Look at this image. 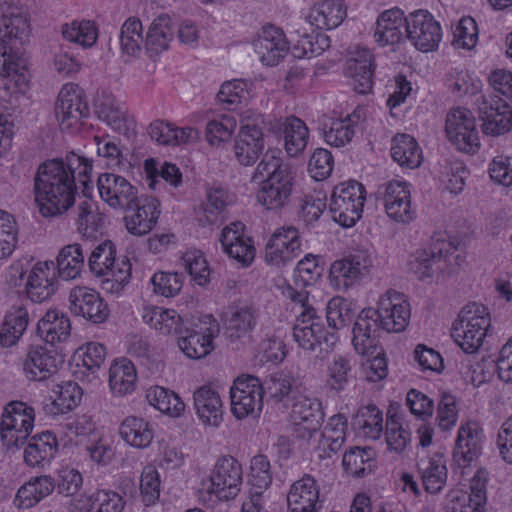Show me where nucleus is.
I'll return each instance as SVG.
<instances>
[{
    "label": "nucleus",
    "mask_w": 512,
    "mask_h": 512,
    "mask_svg": "<svg viewBox=\"0 0 512 512\" xmlns=\"http://www.w3.org/2000/svg\"><path fill=\"white\" fill-rule=\"evenodd\" d=\"M324 270L322 256L307 253L293 268L290 286L297 291H307V288L314 287L322 281Z\"/></svg>",
    "instance_id": "6e6d98bb"
},
{
    "label": "nucleus",
    "mask_w": 512,
    "mask_h": 512,
    "mask_svg": "<svg viewBox=\"0 0 512 512\" xmlns=\"http://www.w3.org/2000/svg\"><path fill=\"white\" fill-rule=\"evenodd\" d=\"M54 265L57 280L69 282L79 279L84 269L82 246L78 243L63 246L55 257Z\"/></svg>",
    "instance_id": "4d7b16f0"
},
{
    "label": "nucleus",
    "mask_w": 512,
    "mask_h": 512,
    "mask_svg": "<svg viewBox=\"0 0 512 512\" xmlns=\"http://www.w3.org/2000/svg\"><path fill=\"white\" fill-rule=\"evenodd\" d=\"M492 332L489 308L480 302H469L458 312L450 327V337L465 354L478 353Z\"/></svg>",
    "instance_id": "0eeeda50"
},
{
    "label": "nucleus",
    "mask_w": 512,
    "mask_h": 512,
    "mask_svg": "<svg viewBox=\"0 0 512 512\" xmlns=\"http://www.w3.org/2000/svg\"><path fill=\"white\" fill-rule=\"evenodd\" d=\"M287 512H319L320 486L317 480L305 475L294 481L287 492Z\"/></svg>",
    "instance_id": "a19ab883"
},
{
    "label": "nucleus",
    "mask_w": 512,
    "mask_h": 512,
    "mask_svg": "<svg viewBox=\"0 0 512 512\" xmlns=\"http://www.w3.org/2000/svg\"><path fill=\"white\" fill-rule=\"evenodd\" d=\"M405 38L411 46L423 54L437 52L443 41V28L436 17L426 9L407 14Z\"/></svg>",
    "instance_id": "6ab92c4d"
},
{
    "label": "nucleus",
    "mask_w": 512,
    "mask_h": 512,
    "mask_svg": "<svg viewBox=\"0 0 512 512\" xmlns=\"http://www.w3.org/2000/svg\"><path fill=\"white\" fill-rule=\"evenodd\" d=\"M347 16L343 0H321L316 2L306 16L307 22L321 30H332L342 24Z\"/></svg>",
    "instance_id": "864d4df0"
},
{
    "label": "nucleus",
    "mask_w": 512,
    "mask_h": 512,
    "mask_svg": "<svg viewBox=\"0 0 512 512\" xmlns=\"http://www.w3.org/2000/svg\"><path fill=\"white\" fill-rule=\"evenodd\" d=\"M36 335L51 347L66 344L72 335V321L61 309L48 308L36 323Z\"/></svg>",
    "instance_id": "f704fd0d"
},
{
    "label": "nucleus",
    "mask_w": 512,
    "mask_h": 512,
    "mask_svg": "<svg viewBox=\"0 0 512 512\" xmlns=\"http://www.w3.org/2000/svg\"><path fill=\"white\" fill-rule=\"evenodd\" d=\"M489 472L478 469L474 475L450 489L445 497V512H484L487 504Z\"/></svg>",
    "instance_id": "2eb2a0df"
},
{
    "label": "nucleus",
    "mask_w": 512,
    "mask_h": 512,
    "mask_svg": "<svg viewBox=\"0 0 512 512\" xmlns=\"http://www.w3.org/2000/svg\"><path fill=\"white\" fill-rule=\"evenodd\" d=\"M54 115L59 129L64 133L82 135L90 132L87 95L76 83L68 82L61 86L54 104Z\"/></svg>",
    "instance_id": "1a4fd4ad"
},
{
    "label": "nucleus",
    "mask_w": 512,
    "mask_h": 512,
    "mask_svg": "<svg viewBox=\"0 0 512 512\" xmlns=\"http://www.w3.org/2000/svg\"><path fill=\"white\" fill-rule=\"evenodd\" d=\"M85 395L84 388L75 380L63 379L53 382L41 402L43 413L53 419L77 410Z\"/></svg>",
    "instance_id": "b1692460"
},
{
    "label": "nucleus",
    "mask_w": 512,
    "mask_h": 512,
    "mask_svg": "<svg viewBox=\"0 0 512 512\" xmlns=\"http://www.w3.org/2000/svg\"><path fill=\"white\" fill-rule=\"evenodd\" d=\"M252 181L257 184L256 201L266 211L278 213L292 198L295 177L277 152H267L257 164Z\"/></svg>",
    "instance_id": "39448f33"
},
{
    "label": "nucleus",
    "mask_w": 512,
    "mask_h": 512,
    "mask_svg": "<svg viewBox=\"0 0 512 512\" xmlns=\"http://www.w3.org/2000/svg\"><path fill=\"white\" fill-rule=\"evenodd\" d=\"M410 364L423 374L439 376L446 370V362L442 353L424 343H417L413 347Z\"/></svg>",
    "instance_id": "69168bd1"
},
{
    "label": "nucleus",
    "mask_w": 512,
    "mask_h": 512,
    "mask_svg": "<svg viewBox=\"0 0 512 512\" xmlns=\"http://www.w3.org/2000/svg\"><path fill=\"white\" fill-rule=\"evenodd\" d=\"M444 133L449 144L461 153L474 155L481 148L476 117L468 108L456 107L447 113Z\"/></svg>",
    "instance_id": "a211bd4d"
},
{
    "label": "nucleus",
    "mask_w": 512,
    "mask_h": 512,
    "mask_svg": "<svg viewBox=\"0 0 512 512\" xmlns=\"http://www.w3.org/2000/svg\"><path fill=\"white\" fill-rule=\"evenodd\" d=\"M279 131L286 155L289 158L302 156L310 140V131L306 123L296 116H288L280 120Z\"/></svg>",
    "instance_id": "3c124183"
},
{
    "label": "nucleus",
    "mask_w": 512,
    "mask_h": 512,
    "mask_svg": "<svg viewBox=\"0 0 512 512\" xmlns=\"http://www.w3.org/2000/svg\"><path fill=\"white\" fill-rule=\"evenodd\" d=\"M184 326L177 338L181 353L190 360H201L210 355L215 349L214 341L218 334L215 318L204 314Z\"/></svg>",
    "instance_id": "f3484780"
},
{
    "label": "nucleus",
    "mask_w": 512,
    "mask_h": 512,
    "mask_svg": "<svg viewBox=\"0 0 512 512\" xmlns=\"http://www.w3.org/2000/svg\"><path fill=\"white\" fill-rule=\"evenodd\" d=\"M366 189L356 180L336 184L328 199V212L333 222L342 228L354 227L363 217Z\"/></svg>",
    "instance_id": "9d476101"
},
{
    "label": "nucleus",
    "mask_w": 512,
    "mask_h": 512,
    "mask_svg": "<svg viewBox=\"0 0 512 512\" xmlns=\"http://www.w3.org/2000/svg\"><path fill=\"white\" fill-rule=\"evenodd\" d=\"M219 242L222 252L240 267L248 268L255 262V240L244 223L234 221L224 226L219 235Z\"/></svg>",
    "instance_id": "393cba45"
},
{
    "label": "nucleus",
    "mask_w": 512,
    "mask_h": 512,
    "mask_svg": "<svg viewBox=\"0 0 512 512\" xmlns=\"http://www.w3.org/2000/svg\"><path fill=\"white\" fill-rule=\"evenodd\" d=\"M105 219L106 215L100 210L96 202L92 200L84 201L78 207L77 231L83 238H96L102 233Z\"/></svg>",
    "instance_id": "774afa93"
},
{
    "label": "nucleus",
    "mask_w": 512,
    "mask_h": 512,
    "mask_svg": "<svg viewBox=\"0 0 512 512\" xmlns=\"http://www.w3.org/2000/svg\"><path fill=\"white\" fill-rule=\"evenodd\" d=\"M281 294L302 307L293 327V337L305 350H314L324 338L325 327L316 309L310 305V292L297 291L290 285L281 287Z\"/></svg>",
    "instance_id": "9b49d317"
},
{
    "label": "nucleus",
    "mask_w": 512,
    "mask_h": 512,
    "mask_svg": "<svg viewBox=\"0 0 512 512\" xmlns=\"http://www.w3.org/2000/svg\"><path fill=\"white\" fill-rule=\"evenodd\" d=\"M146 404L155 412L172 420H179L187 414V403L176 390L154 384L147 387L144 394Z\"/></svg>",
    "instance_id": "c9c22d12"
},
{
    "label": "nucleus",
    "mask_w": 512,
    "mask_h": 512,
    "mask_svg": "<svg viewBox=\"0 0 512 512\" xmlns=\"http://www.w3.org/2000/svg\"><path fill=\"white\" fill-rule=\"evenodd\" d=\"M247 113L240 116L241 125L233 147L236 161L244 167L253 166L265 148L261 115L253 112L250 118Z\"/></svg>",
    "instance_id": "4be33fe9"
},
{
    "label": "nucleus",
    "mask_w": 512,
    "mask_h": 512,
    "mask_svg": "<svg viewBox=\"0 0 512 512\" xmlns=\"http://www.w3.org/2000/svg\"><path fill=\"white\" fill-rule=\"evenodd\" d=\"M144 178L149 189L158 190L162 182L178 189L183 184V173L177 164L157 158H147L143 162Z\"/></svg>",
    "instance_id": "8fccbe9b"
},
{
    "label": "nucleus",
    "mask_w": 512,
    "mask_h": 512,
    "mask_svg": "<svg viewBox=\"0 0 512 512\" xmlns=\"http://www.w3.org/2000/svg\"><path fill=\"white\" fill-rule=\"evenodd\" d=\"M484 440V430L479 422L466 420L458 427L452 449V460L462 474L477 462L482 453Z\"/></svg>",
    "instance_id": "a878e982"
},
{
    "label": "nucleus",
    "mask_w": 512,
    "mask_h": 512,
    "mask_svg": "<svg viewBox=\"0 0 512 512\" xmlns=\"http://www.w3.org/2000/svg\"><path fill=\"white\" fill-rule=\"evenodd\" d=\"M160 212V203L157 199L144 198L123 217L125 229L133 236L147 235L157 225Z\"/></svg>",
    "instance_id": "49530a36"
},
{
    "label": "nucleus",
    "mask_w": 512,
    "mask_h": 512,
    "mask_svg": "<svg viewBox=\"0 0 512 512\" xmlns=\"http://www.w3.org/2000/svg\"><path fill=\"white\" fill-rule=\"evenodd\" d=\"M108 390L115 399H123L133 395L139 385L136 365L125 356L116 357L108 369Z\"/></svg>",
    "instance_id": "e433bc0d"
},
{
    "label": "nucleus",
    "mask_w": 512,
    "mask_h": 512,
    "mask_svg": "<svg viewBox=\"0 0 512 512\" xmlns=\"http://www.w3.org/2000/svg\"><path fill=\"white\" fill-rule=\"evenodd\" d=\"M56 482L52 475L41 474L30 477L17 489L13 505L18 510H29L53 494Z\"/></svg>",
    "instance_id": "a18cd8bd"
},
{
    "label": "nucleus",
    "mask_w": 512,
    "mask_h": 512,
    "mask_svg": "<svg viewBox=\"0 0 512 512\" xmlns=\"http://www.w3.org/2000/svg\"><path fill=\"white\" fill-rule=\"evenodd\" d=\"M345 473L355 478H363L377 469L376 451L369 447H351L342 457Z\"/></svg>",
    "instance_id": "052dcab7"
},
{
    "label": "nucleus",
    "mask_w": 512,
    "mask_h": 512,
    "mask_svg": "<svg viewBox=\"0 0 512 512\" xmlns=\"http://www.w3.org/2000/svg\"><path fill=\"white\" fill-rule=\"evenodd\" d=\"M361 107L351 114L343 115L333 110L321 119L320 133L324 143L333 148H343L351 144L356 135L355 119L360 118Z\"/></svg>",
    "instance_id": "7c9ffc66"
},
{
    "label": "nucleus",
    "mask_w": 512,
    "mask_h": 512,
    "mask_svg": "<svg viewBox=\"0 0 512 512\" xmlns=\"http://www.w3.org/2000/svg\"><path fill=\"white\" fill-rule=\"evenodd\" d=\"M437 258L431 245L421 246L410 255L408 269L418 281L429 285L438 284L441 274L436 266Z\"/></svg>",
    "instance_id": "5fc2aeb1"
},
{
    "label": "nucleus",
    "mask_w": 512,
    "mask_h": 512,
    "mask_svg": "<svg viewBox=\"0 0 512 512\" xmlns=\"http://www.w3.org/2000/svg\"><path fill=\"white\" fill-rule=\"evenodd\" d=\"M390 154L403 169H416L423 162V151L417 140L406 133H398L391 140Z\"/></svg>",
    "instance_id": "bf43d9fd"
},
{
    "label": "nucleus",
    "mask_w": 512,
    "mask_h": 512,
    "mask_svg": "<svg viewBox=\"0 0 512 512\" xmlns=\"http://www.w3.org/2000/svg\"><path fill=\"white\" fill-rule=\"evenodd\" d=\"M88 268L102 289L110 296L120 297L132 280V262L118 254L111 240L98 243L88 256Z\"/></svg>",
    "instance_id": "423d86ee"
},
{
    "label": "nucleus",
    "mask_w": 512,
    "mask_h": 512,
    "mask_svg": "<svg viewBox=\"0 0 512 512\" xmlns=\"http://www.w3.org/2000/svg\"><path fill=\"white\" fill-rule=\"evenodd\" d=\"M243 469L231 455H220L212 465L208 478L201 480L195 490L203 503H224L235 500L241 492Z\"/></svg>",
    "instance_id": "6e6552de"
},
{
    "label": "nucleus",
    "mask_w": 512,
    "mask_h": 512,
    "mask_svg": "<svg viewBox=\"0 0 512 512\" xmlns=\"http://www.w3.org/2000/svg\"><path fill=\"white\" fill-rule=\"evenodd\" d=\"M407 14L400 8L386 9L376 17L372 38L380 48L395 50L405 39Z\"/></svg>",
    "instance_id": "2f4dec72"
},
{
    "label": "nucleus",
    "mask_w": 512,
    "mask_h": 512,
    "mask_svg": "<svg viewBox=\"0 0 512 512\" xmlns=\"http://www.w3.org/2000/svg\"><path fill=\"white\" fill-rule=\"evenodd\" d=\"M62 361L43 345L31 347L22 361V373L29 380L41 382L55 375Z\"/></svg>",
    "instance_id": "58836bf2"
},
{
    "label": "nucleus",
    "mask_w": 512,
    "mask_h": 512,
    "mask_svg": "<svg viewBox=\"0 0 512 512\" xmlns=\"http://www.w3.org/2000/svg\"><path fill=\"white\" fill-rule=\"evenodd\" d=\"M376 62L373 52L366 47L354 46L347 53L344 76L359 94L372 93Z\"/></svg>",
    "instance_id": "bb28decb"
},
{
    "label": "nucleus",
    "mask_w": 512,
    "mask_h": 512,
    "mask_svg": "<svg viewBox=\"0 0 512 512\" xmlns=\"http://www.w3.org/2000/svg\"><path fill=\"white\" fill-rule=\"evenodd\" d=\"M174 37V22L168 15H160L151 23L147 37L146 49L151 57L166 51Z\"/></svg>",
    "instance_id": "0e129e2a"
},
{
    "label": "nucleus",
    "mask_w": 512,
    "mask_h": 512,
    "mask_svg": "<svg viewBox=\"0 0 512 512\" xmlns=\"http://www.w3.org/2000/svg\"><path fill=\"white\" fill-rule=\"evenodd\" d=\"M302 248L303 241L299 229L293 225H281L267 236L263 260L269 267L282 270L298 258Z\"/></svg>",
    "instance_id": "dca6fc26"
},
{
    "label": "nucleus",
    "mask_w": 512,
    "mask_h": 512,
    "mask_svg": "<svg viewBox=\"0 0 512 512\" xmlns=\"http://www.w3.org/2000/svg\"><path fill=\"white\" fill-rule=\"evenodd\" d=\"M182 266L191 282L206 287L212 280L213 270L205 253L197 248H189L181 256Z\"/></svg>",
    "instance_id": "338daca9"
},
{
    "label": "nucleus",
    "mask_w": 512,
    "mask_h": 512,
    "mask_svg": "<svg viewBox=\"0 0 512 512\" xmlns=\"http://www.w3.org/2000/svg\"><path fill=\"white\" fill-rule=\"evenodd\" d=\"M100 199L113 210L130 208L138 197V188L114 172L100 173L96 180Z\"/></svg>",
    "instance_id": "c756f323"
},
{
    "label": "nucleus",
    "mask_w": 512,
    "mask_h": 512,
    "mask_svg": "<svg viewBox=\"0 0 512 512\" xmlns=\"http://www.w3.org/2000/svg\"><path fill=\"white\" fill-rule=\"evenodd\" d=\"M192 407L198 424L205 430H217L225 421V400L219 385L206 382L192 392Z\"/></svg>",
    "instance_id": "aec40b11"
},
{
    "label": "nucleus",
    "mask_w": 512,
    "mask_h": 512,
    "mask_svg": "<svg viewBox=\"0 0 512 512\" xmlns=\"http://www.w3.org/2000/svg\"><path fill=\"white\" fill-rule=\"evenodd\" d=\"M229 409L236 421H257L264 408V388L251 375L238 376L229 388Z\"/></svg>",
    "instance_id": "4468645a"
},
{
    "label": "nucleus",
    "mask_w": 512,
    "mask_h": 512,
    "mask_svg": "<svg viewBox=\"0 0 512 512\" xmlns=\"http://www.w3.org/2000/svg\"><path fill=\"white\" fill-rule=\"evenodd\" d=\"M29 312L26 306L13 305L4 314L0 327V346L11 348L16 346L29 325Z\"/></svg>",
    "instance_id": "603ef678"
},
{
    "label": "nucleus",
    "mask_w": 512,
    "mask_h": 512,
    "mask_svg": "<svg viewBox=\"0 0 512 512\" xmlns=\"http://www.w3.org/2000/svg\"><path fill=\"white\" fill-rule=\"evenodd\" d=\"M108 357L105 344L97 340H87L77 346L67 360V367L76 379L84 383L100 380Z\"/></svg>",
    "instance_id": "412c9836"
},
{
    "label": "nucleus",
    "mask_w": 512,
    "mask_h": 512,
    "mask_svg": "<svg viewBox=\"0 0 512 512\" xmlns=\"http://www.w3.org/2000/svg\"><path fill=\"white\" fill-rule=\"evenodd\" d=\"M378 315L376 308L365 307L357 315L352 330V345L357 354L363 357L372 356L379 349L377 341Z\"/></svg>",
    "instance_id": "4c0bfd02"
},
{
    "label": "nucleus",
    "mask_w": 512,
    "mask_h": 512,
    "mask_svg": "<svg viewBox=\"0 0 512 512\" xmlns=\"http://www.w3.org/2000/svg\"><path fill=\"white\" fill-rule=\"evenodd\" d=\"M252 47L262 64L278 65L291 51L283 30L273 25L261 28L252 40Z\"/></svg>",
    "instance_id": "72a5a7b5"
},
{
    "label": "nucleus",
    "mask_w": 512,
    "mask_h": 512,
    "mask_svg": "<svg viewBox=\"0 0 512 512\" xmlns=\"http://www.w3.org/2000/svg\"><path fill=\"white\" fill-rule=\"evenodd\" d=\"M34 407L21 400L6 403L0 415V440L9 450L20 449L35 427Z\"/></svg>",
    "instance_id": "ddd939ff"
},
{
    "label": "nucleus",
    "mask_w": 512,
    "mask_h": 512,
    "mask_svg": "<svg viewBox=\"0 0 512 512\" xmlns=\"http://www.w3.org/2000/svg\"><path fill=\"white\" fill-rule=\"evenodd\" d=\"M256 96L255 81L252 79L235 78L224 81L217 93L219 103L227 106L229 109L246 105Z\"/></svg>",
    "instance_id": "13d9d810"
},
{
    "label": "nucleus",
    "mask_w": 512,
    "mask_h": 512,
    "mask_svg": "<svg viewBox=\"0 0 512 512\" xmlns=\"http://www.w3.org/2000/svg\"><path fill=\"white\" fill-rule=\"evenodd\" d=\"M142 322L162 336H171L181 332L184 318L173 308L144 302L139 308Z\"/></svg>",
    "instance_id": "79ce46f5"
},
{
    "label": "nucleus",
    "mask_w": 512,
    "mask_h": 512,
    "mask_svg": "<svg viewBox=\"0 0 512 512\" xmlns=\"http://www.w3.org/2000/svg\"><path fill=\"white\" fill-rule=\"evenodd\" d=\"M29 21L15 0H0V76L5 95L17 100L31 87L28 59L16 47L29 33Z\"/></svg>",
    "instance_id": "7ed1b4c3"
},
{
    "label": "nucleus",
    "mask_w": 512,
    "mask_h": 512,
    "mask_svg": "<svg viewBox=\"0 0 512 512\" xmlns=\"http://www.w3.org/2000/svg\"><path fill=\"white\" fill-rule=\"evenodd\" d=\"M117 434L125 446L140 451L149 449L156 436L153 424L135 414L127 415L120 421Z\"/></svg>",
    "instance_id": "ea45409f"
},
{
    "label": "nucleus",
    "mask_w": 512,
    "mask_h": 512,
    "mask_svg": "<svg viewBox=\"0 0 512 512\" xmlns=\"http://www.w3.org/2000/svg\"><path fill=\"white\" fill-rule=\"evenodd\" d=\"M483 135L498 138L512 131V106L503 100L484 106L479 111Z\"/></svg>",
    "instance_id": "de8ad7c7"
},
{
    "label": "nucleus",
    "mask_w": 512,
    "mask_h": 512,
    "mask_svg": "<svg viewBox=\"0 0 512 512\" xmlns=\"http://www.w3.org/2000/svg\"><path fill=\"white\" fill-rule=\"evenodd\" d=\"M60 443L56 433L44 430L30 435L23 448V463L31 469H48L58 457Z\"/></svg>",
    "instance_id": "473e14b6"
},
{
    "label": "nucleus",
    "mask_w": 512,
    "mask_h": 512,
    "mask_svg": "<svg viewBox=\"0 0 512 512\" xmlns=\"http://www.w3.org/2000/svg\"><path fill=\"white\" fill-rule=\"evenodd\" d=\"M147 132L154 142L169 147L194 144L200 138V131L196 127H179L173 122L163 119L152 121Z\"/></svg>",
    "instance_id": "37998d69"
},
{
    "label": "nucleus",
    "mask_w": 512,
    "mask_h": 512,
    "mask_svg": "<svg viewBox=\"0 0 512 512\" xmlns=\"http://www.w3.org/2000/svg\"><path fill=\"white\" fill-rule=\"evenodd\" d=\"M416 94L417 90L413 83L405 75H396L388 86L385 102L389 115L394 119L404 117L405 113L402 112V107Z\"/></svg>",
    "instance_id": "e2e57ef3"
},
{
    "label": "nucleus",
    "mask_w": 512,
    "mask_h": 512,
    "mask_svg": "<svg viewBox=\"0 0 512 512\" xmlns=\"http://www.w3.org/2000/svg\"><path fill=\"white\" fill-rule=\"evenodd\" d=\"M1 282L5 291H22L33 304L50 301L58 291L55 265L51 259L36 260L30 267H26L22 259H15L4 269Z\"/></svg>",
    "instance_id": "20e7f679"
},
{
    "label": "nucleus",
    "mask_w": 512,
    "mask_h": 512,
    "mask_svg": "<svg viewBox=\"0 0 512 512\" xmlns=\"http://www.w3.org/2000/svg\"><path fill=\"white\" fill-rule=\"evenodd\" d=\"M66 308L76 320L93 326H102L111 319V307L96 288L77 284L68 290Z\"/></svg>",
    "instance_id": "f8f14e48"
},
{
    "label": "nucleus",
    "mask_w": 512,
    "mask_h": 512,
    "mask_svg": "<svg viewBox=\"0 0 512 512\" xmlns=\"http://www.w3.org/2000/svg\"><path fill=\"white\" fill-rule=\"evenodd\" d=\"M293 380L285 377L274 382V396L283 400L291 399L288 417L289 430L300 449L319 460L329 459L345 442L347 419L336 414L329 418L322 428L324 412L322 403L316 397H309L296 391Z\"/></svg>",
    "instance_id": "f257e3e1"
},
{
    "label": "nucleus",
    "mask_w": 512,
    "mask_h": 512,
    "mask_svg": "<svg viewBox=\"0 0 512 512\" xmlns=\"http://www.w3.org/2000/svg\"><path fill=\"white\" fill-rule=\"evenodd\" d=\"M381 200L387 217L398 224H409L416 218L412 203L411 184L403 179L387 182L381 192Z\"/></svg>",
    "instance_id": "cd10ccee"
},
{
    "label": "nucleus",
    "mask_w": 512,
    "mask_h": 512,
    "mask_svg": "<svg viewBox=\"0 0 512 512\" xmlns=\"http://www.w3.org/2000/svg\"><path fill=\"white\" fill-rule=\"evenodd\" d=\"M377 326L389 333H401L410 323L411 306L404 294L389 289L378 299Z\"/></svg>",
    "instance_id": "c85d7f7f"
},
{
    "label": "nucleus",
    "mask_w": 512,
    "mask_h": 512,
    "mask_svg": "<svg viewBox=\"0 0 512 512\" xmlns=\"http://www.w3.org/2000/svg\"><path fill=\"white\" fill-rule=\"evenodd\" d=\"M125 499L117 491L101 488L88 495H79L69 503L70 512H123Z\"/></svg>",
    "instance_id": "c03bdc74"
},
{
    "label": "nucleus",
    "mask_w": 512,
    "mask_h": 512,
    "mask_svg": "<svg viewBox=\"0 0 512 512\" xmlns=\"http://www.w3.org/2000/svg\"><path fill=\"white\" fill-rule=\"evenodd\" d=\"M246 483L249 494L261 497L273 481V472L269 459L262 454L253 456L246 468Z\"/></svg>",
    "instance_id": "680f3d73"
},
{
    "label": "nucleus",
    "mask_w": 512,
    "mask_h": 512,
    "mask_svg": "<svg viewBox=\"0 0 512 512\" xmlns=\"http://www.w3.org/2000/svg\"><path fill=\"white\" fill-rule=\"evenodd\" d=\"M93 159L70 152L62 159L41 163L34 177V201L43 217H53L68 211L76 201V180L85 197L94 191Z\"/></svg>",
    "instance_id": "f03ea898"
},
{
    "label": "nucleus",
    "mask_w": 512,
    "mask_h": 512,
    "mask_svg": "<svg viewBox=\"0 0 512 512\" xmlns=\"http://www.w3.org/2000/svg\"><path fill=\"white\" fill-rule=\"evenodd\" d=\"M371 271V259L362 253L335 259L328 269V283L338 292H348L360 285Z\"/></svg>",
    "instance_id": "5701e85b"
},
{
    "label": "nucleus",
    "mask_w": 512,
    "mask_h": 512,
    "mask_svg": "<svg viewBox=\"0 0 512 512\" xmlns=\"http://www.w3.org/2000/svg\"><path fill=\"white\" fill-rule=\"evenodd\" d=\"M418 472L422 486L427 494L437 495L447 485V459L442 452H433L423 457L418 463Z\"/></svg>",
    "instance_id": "09e8293b"
}]
</instances>
